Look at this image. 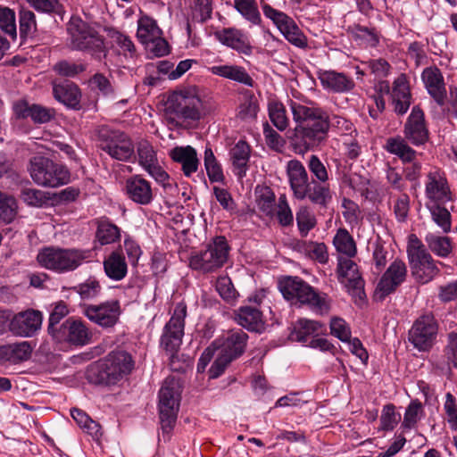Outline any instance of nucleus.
<instances>
[{
  "instance_id": "f257e3e1",
  "label": "nucleus",
  "mask_w": 457,
  "mask_h": 457,
  "mask_svg": "<svg viewBox=\"0 0 457 457\" xmlns=\"http://www.w3.org/2000/svg\"><path fill=\"white\" fill-rule=\"evenodd\" d=\"M289 108L295 123L292 140L301 153L323 143L328 137L330 126L342 133L352 130L353 124L348 120L337 115L330 120L328 112L317 104L290 100Z\"/></svg>"
},
{
  "instance_id": "f03ea898",
  "label": "nucleus",
  "mask_w": 457,
  "mask_h": 457,
  "mask_svg": "<svg viewBox=\"0 0 457 457\" xmlns=\"http://www.w3.org/2000/svg\"><path fill=\"white\" fill-rule=\"evenodd\" d=\"M247 339V334L241 329L228 332L204 351L199 359L198 370L204 369L217 351V357L209 369V377H220L227 366L244 353Z\"/></svg>"
},
{
  "instance_id": "7ed1b4c3",
  "label": "nucleus",
  "mask_w": 457,
  "mask_h": 457,
  "mask_svg": "<svg viewBox=\"0 0 457 457\" xmlns=\"http://www.w3.org/2000/svg\"><path fill=\"white\" fill-rule=\"evenodd\" d=\"M134 364L126 351H112L88 367L87 378L96 385H115L132 371Z\"/></svg>"
},
{
  "instance_id": "20e7f679",
  "label": "nucleus",
  "mask_w": 457,
  "mask_h": 457,
  "mask_svg": "<svg viewBox=\"0 0 457 457\" xmlns=\"http://www.w3.org/2000/svg\"><path fill=\"white\" fill-rule=\"evenodd\" d=\"M91 257L92 252L88 249L47 246L38 251L37 261L46 270L66 273L77 270Z\"/></svg>"
},
{
  "instance_id": "39448f33",
  "label": "nucleus",
  "mask_w": 457,
  "mask_h": 457,
  "mask_svg": "<svg viewBox=\"0 0 457 457\" xmlns=\"http://www.w3.org/2000/svg\"><path fill=\"white\" fill-rule=\"evenodd\" d=\"M70 46L73 50L88 53L94 59L106 56L104 38L97 29L78 16H72L67 24Z\"/></svg>"
},
{
  "instance_id": "423d86ee",
  "label": "nucleus",
  "mask_w": 457,
  "mask_h": 457,
  "mask_svg": "<svg viewBox=\"0 0 457 457\" xmlns=\"http://www.w3.org/2000/svg\"><path fill=\"white\" fill-rule=\"evenodd\" d=\"M278 289L292 304H306L320 312L328 310L325 299L308 283L298 277H287L278 281Z\"/></svg>"
},
{
  "instance_id": "0eeeda50",
  "label": "nucleus",
  "mask_w": 457,
  "mask_h": 457,
  "mask_svg": "<svg viewBox=\"0 0 457 457\" xmlns=\"http://www.w3.org/2000/svg\"><path fill=\"white\" fill-rule=\"evenodd\" d=\"M229 245L225 237H215L203 251L191 255L189 266L203 273L215 272L227 262Z\"/></svg>"
},
{
  "instance_id": "6e6552de",
  "label": "nucleus",
  "mask_w": 457,
  "mask_h": 457,
  "mask_svg": "<svg viewBox=\"0 0 457 457\" xmlns=\"http://www.w3.org/2000/svg\"><path fill=\"white\" fill-rule=\"evenodd\" d=\"M180 386L174 377H168L159 391V417L163 434L173 429L179 409Z\"/></svg>"
},
{
  "instance_id": "1a4fd4ad",
  "label": "nucleus",
  "mask_w": 457,
  "mask_h": 457,
  "mask_svg": "<svg viewBox=\"0 0 457 457\" xmlns=\"http://www.w3.org/2000/svg\"><path fill=\"white\" fill-rule=\"evenodd\" d=\"M407 254L411 273L420 282L427 283L438 274L436 262L415 235L409 237Z\"/></svg>"
},
{
  "instance_id": "9d476101",
  "label": "nucleus",
  "mask_w": 457,
  "mask_h": 457,
  "mask_svg": "<svg viewBox=\"0 0 457 457\" xmlns=\"http://www.w3.org/2000/svg\"><path fill=\"white\" fill-rule=\"evenodd\" d=\"M29 171L34 182L44 187H55L70 180V172L63 165L44 156L33 157Z\"/></svg>"
},
{
  "instance_id": "9b49d317",
  "label": "nucleus",
  "mask_w": 457,
  "mask_h": 457,
  "mask_svg": "<svg viewBox=\"0 0 457 457\" xmlns=\"http://www.w3.org/2000/svg\"><path fill=\"white\" fill-rule=\"evenodd\" d=\"M97 145L112 158L128 161L134 154L131 139L122 131L108 126H101L97 129Z\"/></svg>"
},
{
  "instance_id": "f8f14e48",
  "label": "nucleus",
  "mask_w": 457,
  "mask_h": 457,
  "mask_svg": "<svg viewBox=\"0 0 457 457\" xmlns=\"http://www.w3.org/2000/svg\"><path fill=\"white\" fill-rule=\"evenodd\" d=\"M438 329V322L432 313L422 314L409 330V342L419 352H428L436 342Z\"/></svg>"
},
{
  "instance_id": "ddd939ff",
  "label": "nucleus",
  "mask_w": 457,
  "mask_h": 457,
  "mask_svg": "<svg viewBox=\"0 0 457 457\" xmlns=\"http://www.w3.org/2000/svg\"><path fill=\"white\" fill-rule=\"evenodd\" d=\"M186 317L187 305L180 302L176 304L170 320L164 326L161 345L166 352L170 353L171 357H174L182 344Z\"/></svg>"
},
{
  "instance_id": "4468645a",
  "label": "nucleus",
  "mask_w": 457,
  "mask_h": 457,
  "mask_svg": "<svg viewBox=\"0 0 457 457\" xmlns=\"http://www.w3.org/2000/svg\"><path fill=\"white\" fill-rule=\"evenodd\" d=\"M337 274L339 282L345 285L355 303H362L366 295L364 280L359 272L358 265L351 258L339 256Z\"/></svg>"
},
{
  "instance_id": "2eb2a0df",
  "label": "nucleus",
  "mask_w": 457,
  "mask_h": 457,
  "mask_svg": "<svg viewBox=\"0 0 457 457\" xmlns=\"http://www.w3.org/2000/svg\"><path fill=\"white\" fill-rule=\"evenodd\" d=\"M262 9L265 17L273 21L288 42L300 48L307 46L306 37L292 18L263 2H262Z\"/></svg>"
},
{
  "instance_id": "dca6fc26",
  "label": "nucleus",
  "mask_w": 457,
  "mask_h": 457,
  "mask_svg": "<svg viewBox=\"0 0 457 457\" xmlns=\"http://www.w3.org/2000/svg\"><path fill=\"white\" fill-rule=\"evenodd\" d=\"M137 155L139 165L164 188L171 187L169 174L159 163L157 153L152 144L146 140L140 141L137 146Z\"/></svg>"
},
{
  "instance_id": "f3484780",
  "label": "nucleus",
  "mask_w": 457,
  "mask_h": 457,
  "mask_svg": "<svg viewBox=\"0 0 457 457\" xmlns=\"http://www.w3.org/2000/svg\"><path fill=\"white\" fill-rule=\"evenodd\" d=\"M82 313L93 323L104 328L116 325L121 313L118 300H109L99 304H85Z\"/></svg>"
},
{
  "instance_id": "a211bd4d",
  "label": "nucleus",
  "mask_w": 457,
  "mask_h": 457,
  "mask_svg": "<svg viewBox=\"0 0 457 457\" xmlns=\"http://www.w3.org/2000/svg\"><path fill=\"white\" fill-rule=\"evenodd\" d=\"M42 313L35 310H27L15 314L10 320V331L21 337H33L42 326Z\"/></svg>"
},
{
  "instance_id": "6ab92c4d",
  "label": "nucleus",
  "mask_w": 457,
  "mask_h": 457,
  "mask_svg": "<svg viewBox=\"0 0 457 457\" xmlns=\"http://www.w3.org/2000/svg\"><path fill=\"white\" fill-rule=\"evenodd\" d=\"M91 337L92 334L83 321L69 318L60 325L54 339L74 345H86L90 343Z\"/></svg>"
},
{
  "instance_id": "aec40b11",
  "label": "nucleus",
  "mask_w": 457,
  "mask_h": 457,
  "mask_svg": "<svg viewBox=\"0 0 457 457\" xmlns=\"http://www.w3.org/2000/svg\"><path fill=\"white\" fill-rule=\"evenodd\" d=\"M406 275L405 263L401 260L394 261L381 277L377 293L380 294L381 298L393 293L405 280Z\"/></svg>"
},
{
  "instance_id": "412c9836",
  "label": "nucleus",
  "mask_w": 457,
  "mask_h": 457,
  "mask_svg": "<svg viewBox=\"0 0 457 457\" xmlns=\"http://www.w3.org/2000/svg\"><path fill=\"white\" fill-rule=\"evenodd\" d=\"M404 136L415 145L424 144L428 138V132L424 121V113L417 106L412 108L405 123Z\"/></svg>"
},
{
  "instance_id": "4be33fe9",
  "label": "nucleus",
  "mask_w": 457,
  "mask_h": 457,
  "mask_svg": "<svg viewBox=\"0 0 457 457\" xmlns=\"http://www.w3.org/2000/svg\"><path fill=\"white\" fill-rule=\"evenodd\" d=\"M214 37L222 45L227 46L240 54H252L253 47L247 35L241 30L228 28L214 32Z\"/></svg>"
},
{
  "instance_id": "5701e85b",
  "label": "nucleus",
  "mask_w": 457,
  "mask_h": 457,
  "mask_svg": "<svg viewBox=\"0 0 457 457\" xmlns=\"http://www.w3.org/2000/svg\"><path fill=\"white\" fill-rule=\"evenodd\" d=\"M426 195L429 200H452V192L444 171L436 169L428 172Z\"/></svg>"
},
{
  "instance_id": "b1692460",
  "label": "nucleus",
  "mask_w": 457,
  "mask_h": 457,
  "mask_svg": "<svg viewBox=\"0 0 457 457\" xmlns=\"http://www.w3.org/2000/svg\"><path fill=\"white\" fill-rule=\"evenodd\" d=\"M421 79L428 94L438 105H444L446 97V90L440 70L436 67L426 68L421 74Z\"/></svg>"
},
{
  "instance_id": "393cba45",
  "label": "nucleus",
  "mask_w": 457,
  "mask_h": 457,
  "mask_svg": "<svg viewBox=\"0 0 457 457\" xmlns=\"http://www.w3.org/2000/svg\"><path fill=\"white\" fill-rule=\"evenodd\" d=\"M287 171L295 197L304 198L307 195L309 184L308 174L304 166L298 160H291L287 162Z\"/></svg>"
},
{
  "instance_id": "a878e982",
  "label": "nucleus",
  "mask_w": 457,
  "mask_h": 457,
  "mask_svg": "<svg viewBox=\"0 0 457 457\" xmlns=\"http://www.w3.org/2000/svg\"><path fill=\"white\" fill-rule=\"evenodd\" d=\"M53 94L58 102L67 107L73 110H79L81 108V91L75 83L69 80L58 84L55 83L53 86Z\"/></svg>"
},
{
  "instance_id": "bb28decb",
  "label": "nucleus",
  "mask_w": 457,
  "mask_h": 457,
  "mask_svg": "<svg viewBox=\"0 0 457 457\" xmlns=\"http://www.w3.org/2000/svg\"><path fill=\"white\" fill-rule=\"evenodd\" d=\"M104 274L113 281L122 280L128 274V263L122 252L112 251L103 262Z\"/></svg>"
},
{
  "instance_id": "cd10ccee",
  "label": "nucleus",
  "mask_w": 457,
  "mask_h": 457,
  "mask_svg": "<svg viewBox=\"0 0 457 457\" xmlns=\"http://www.w3.org/2000/svg\"><path fill=\"white\" fill-rule=\"evenodd\" d=\"M322 87L336 93H345L353 89L354 81L345 73L326 71L320 75Z\"/></svg>"
},
{
  "instance_id": "c85d7f7f",
  "label": "nucleus",
  "mask_w": 457,
  "mask_h": 457,
  "mask_svg": "<svg viewBox=\"0 0 457 457\" xmlns=\"http://www.w3.org/2000/svg\"><path fill=\"white\" fill-rule=\"evenodd\" d=\"M171 159L181 164L183 173L190 177L198 168L199 161L196 151L190 145L177 146L170 151Z\"/></svg>"
},
{
  "instance_id": "c756f323",
  "label": "nucleus",
  "mask_w": 457,
  "mask_h": 457,
  "mask_svg": "<svg viewBox=\"0 0 457 457\" xmlns=\"http://www.w3.org/2000/svg\"><path fill=\"white\" fill-rule=\"evenodd\" d=\"M33 347L29 342L10 344L0 347V359L12 364L28 361L32 354Z\"/></svg>"
},
{
  "instance_id": "7c9ffc66",
  "label": "nucleus",
  "mask_w": 457,
  "mask_h": 457,
  "mask_svg": "<svg viewBox=\"0 0 457 457\" xmlns=\"http://www.w3.org/2000/svg\"><path fill=\"white\" fill-rule=\"evenodd\" d=\"M237 320L250 331L261 332L264 327L261 311L252 306L241 307L237 313Z\"/></svg>"
},
{
  "instance_id": "2f4dec72",
  "label": "nucleus",
  "mask_w": 457,
  "mask_h": 457,
  "mask_svg": "<svg viewBox=\"0 0 457 457\" xmlns=\"http://www.w3.org/2000/svg\"><path fill=\"white\" fill-rule=\"evenodd\" d=\"M230 158L232 161L235 174L242 178L247 170V163L250 158V146L243 140H239L230 150Z\"/></svg>"
},
{
  "instance_id": "473e14b6",
  "label": "nucleus",
  "mask_w": 457,
  "mask_h": 457,
  "mask_svg": "<svg viewBox=\"0 0 457 457\" xmlns=\"http://www.w3.org/2000/svg\"><path fill=\"white\" fill-rule=\"evenodd\" d=\"M96 239L101 245H111L120 241V230L106 218L96 220Z\"/></svg>"
},
{
  "instance_id": "72a5a7b5",
  "label": "nucleus",
  "mask_w": 457,
  "mask_h": 457,
  "mask_svg": "<svg viewBox=\"0 0 457 457\" xmlns=\"http://www.w3.org/2000/svg\"><path fill=\"white\" fill-rule=\"evenodd\" d=\"M126 191L131 200H151L150 183L140 176H133L126 181Z\"/></svg>"
},
{
  "instance_id": "f704fd0d",
  "label": "nucleus",
  "mask_w": 457,
  "mask_h": 457,
  "mask_svg": "<svg viewBox=\"0 0 457 457\" xmlns=\"http://www.w3.org/2000/svg\"><path fill=\"white\" fill-rule=\"evenodd\" d=\"M386 150L400 158L403 162H412L416 158V151L413 150L404 140L396 137L386 140Z\"/></svg>"
},
{
  "instance_id": "c9c22d12",
  "label": "nucleus",
  "mask_w": 457,
  "mask_h": 457,
  "mask_svg": "<svg viewBox=\"0 0 457 457\" xmlns=\"http://www.w3.org/2000/svg\"><path fill=\"white\" fill-rule=\"evenodd\" d=\"M211 71L215 75L235 80L246 86H253V79L243 67L234 65H219L212 66Z\"/></svg>"
},
{
  "instance_id": "e433bc0d",
  "label": "nucleus",
  "mask_w": 457,
  "mask_h": 457,
  "mask_svg": "<svg viewBox=\"0 0 457 457\" xmlns=\"http://www.w3.org/2000/svg\"><path fill=\"white\" fill-rule=\"evenodd\" d=\"M322 326L319 321L300 319L294 327L292 337L298 342H306L311 337H317L322 331Z\"/></svg>"
},
{
  "instance_id": "4c0bfd02",
  "label": "nucleus",
  "mask_w": 457,
  "mask_h": 457,
  "mask_svg": "<svg viewBox=\"0 0 457 457\" xmlns=\"http://www.w3.org/2000/svg\"><path fill=\"white\" fill-rule=\"evenodd\" d=\"M426 207L429 211L432 220L443 230L444 233L451 231V213L442 204V202H427Z\"/></svg>"
},
{
  "instance_id": "58836bf2",
  "label": "nucleus",
  "mask_w": 457,
  "mask_h": 457,
  "mask_svg": "<svg viewBox=\"0 0 457 457\" xmlns=\"http://www.w3.org/2000/svg\"><path fill=\"white\" fill-rule=\"evenodd\" d=\"M187 99V90L174 92L168 97L165 112L170 120L185 118Z\"/></svg>"
},
{
  "instance_id": "ea45409f",
  "label": "nucleus",
  "mask_w": 457,
  "mask_h": 457,
  "mask_svg": "<svg viewBox=\"0 0 457 457\" xmlns=\"http://www.w3.org/2000/svg\"><path fill=\"white\" fill-rule=\"evenodd\" d=\"M425 411L423 404L418 399L411 400L405 409L402 428L403 431H409L416 428L418 423L424 418Z\"/></svg>"
},
{
  "instance_id": "a19ab883",
  "label": "nucleus",
  "mask_w": 457,
  "mask_h": 457,
  "mask_svg": "<svg viewBox=\"0 0 457 457\" xmlns=\"http://www.w3.org/2000/svg\"><path fill=\"white\" fill-rule=\"evenodd\" d=\"M425 241L429 250L438 257L447 258L453 252V243L448 237L428 233Z\"/></svg>"
},
{
  "instance_id": "79ce46f5",
  "label": "nucleus",
  "mask_w": 457,
  "mask_h": 457,
  "mask_svg": "<svg viewBox=\"0 0 457 457\" xmlns=\"http://www.w3.org/2000/svg\"><path fill=\"white\" fill-rule=\"evenodd\" d=\"M393 104L395 112L398 114H404L408 111L411 104V94L409 87L398 80L395 82L392 91Z\"/></svg>"
},
{
  "instance_id": "37998d69",
  "label": "nucleus",
  "mask_w": 457,
  "mask_h": 457,
  "mask_svg": "<svg viewBox=\"0 0 457 457\" xmlns=\"http://www.w3.org/2000/svg\"><path fill=\"white\" fill-rule=\"evenodd\" d=\"M160 35L162 30L154 19L146 15L140 17L137 21V37L143 45Z\"/></svg>"
},
{
  "instance_id": "c03bdc74",
  "label": "nucleus",
  "mask_w": 457,
  "mask_h": 457,
  "mask_svg": "<svg viewBox=\"0 0 457 457\" xmlns=\"http://www.w3.org/2000/svg\"><path fill=\"white\" fill-rule=\"evenodd\" d=\"M333 244L337 251L345 254L347 258H352L356 254V245L353 237L345 228L337 230L333 239Z\"/></svg>"
},
{
  "instance_id": "a18cd8bd",
  "label": "nucleus",
  "mask_w": 457,
  "mask_h": 457,
  "mask_svg": "<svg viewBox=\"0 0 457 457\" xmlns=\"http://www.w3.org/2000/svg\"><path fill=\"white\" fill-rule=\"evenodd\" d=\"M269 118L274 127L279 131L286 130L289 126L287 110L280 102L271 101L268 104Z\"/></svg>"
},
{
  "instance_id": "49530a36",
  "label": "nucleus",
  "mask_w": 457,
  "mask_h": 457,
  "mask_svg": "<svg viewBox=\"0 0 457 457\" xmlns=\"http://www.w3.org/2000/svg\"><path fill=\"white\" fill-rule=\"evenodd\" d=\"M347 30L355 40H360L369 46L375 47L379 42L378 34L374 28L353 24L349 26Z\"/></svg>"
},
{
  "instance_id": "de8ad7c7",
  "label": "nucleus",
  "mask_w": 457,
  "mask_h": 457,
  "mask_svg": "<svg viewBox=\"0 0 457 457\" xmlns=\"http://www.w3.org/2000/svg\"><path fill=\"white\" fill-rule=\"evenodd\" d=\"M105 30L109 38L120 47L124 55L134 56L136 46L129 36L113 28H107Z\"/></svg>"
},
{
  "instance_id": "09e8293b",
  "label": "nucleus",
  "mask_w": 457,
  "mask_h": 457,
  "mask_svg": "<svg viewBox=\"0 0 457 457\" xmlns=\"http://www.w3.org/2000/svg\"><path fill=\"white\" fill-rule=\"evenodd\" d=\"M89 84L93 89H96L104 97L111 100L116 99V91L110 79L103 73H96L90 79Z\"/></svg>"
},
{
  "instance_id": "8fccbe9b",
  "label": "nucleus",
  "mask_w": 457,
  "mask_h": 457,
  "mask_svg": "<svg viewBox=\"0 0 457 457\" xmlns=\"http://www.w3.org/2000/svg\"><path fill=\"white\" fill-rule=\"evenodd\" d=\"M235 8L253 24H259L261 14L255 0H234Z\"/></svg>"
},
{
  "instance_id": "3c124183",
  "label": "nucleus",
  "mask_w": 457,
  "mask_h": 457,
  "mask_svg": "<svg viewBox=\"0 0 457 457\" xmlns=\"http://www.w3.org/2000/svg\"><path fill=\"white\" fill-rule=\"evenodd\" d=\"M203 103L197 96L196 88L187 89V99L185 107V120H196L201 118Z\"/></svg>"
},
{
  "instance_id": "603ef678",
  "label": "nucleus",
  "mask_w": 457,
  "mask_h": 457,
  "mask_svg": "<svg viewBox=\"0 0 457 457\" xmlns=\"http://www.w3.org/2000/svg\"><path fill=\"white\" fill-rule=\"evenodd\" d=\"M204 166L208 178L212 182H220L224 179L221 166L217 162L211 148H206L204 151Z\"/></svg>"
},
{
  "instance_id": "864d4df0",
  "label": "nucleus",
  "mask_w": 457,
  "mask_h": 457,
  "mask_svg": "<svg viewBox=\"0 0 457 457\" xmlns=\"http://www.w3.org/2000/svg\"><path fill=\"white\" fill-rule=\"evenodd\" d=\"M259 112L257 99L253 96H245L239 104L237 116L242 120H253Z\"/></svg>"
},
{
  "instance_id": "5fc2aeb1",
  "label": "nucleus",
  "mask_w": 457,
  "mask_h": 457,
  "mask_svg": "<svg viewBox=\"0 0 457 457\" xmlns=\"http://www.w3.org/2000/svg\"><path fill=\"white\" fill-rule=\"evenodd\" d=\"M69 313V309L63 302L56 303L51 312L48 320V333L54 338L58 334L60 321Z\"/></svg>"
},
{
  "instance_id": "6e6d98bb",
  "label": "nucleus",
  "mask_w": 457,
  "mask_h": 457,
  "mask_svg": "<svg viewBox=\"0 0 457 457\" xmlns=\"http://www.w3.org/2000/svg\"><path fill=\"white\" fill-rule=\"evenodd\" d=\"M102 290L99 281L95 278H89L85 282L76 287L77 293L83 300H93L96 298Z\"/></svg>"
},
{
  "instance_id": "4d7b16f0",
  "label": "nucleus",
  "mask_w": 457,
  "mask_h": 457,
  "mask_svg": "<svg viewBox=\"0 0 457 457\" xmlns=\"http://www.w3.org/2000/svg\"><path fill=\"white\" fill-rule=\"evenodd\" d=\"M401 415L395 412V407L392 403L383 407L380 416V428L382 430H393L400 421Z\"/></svg>"
},
{
  "instance_id": "13d9d810",
  "label": "nucleus",
  "mask_w": 457,
  "mask_h": 457,
  "mask_svg": "<svg viewBox=\"0 0 457 457\" xmlns=\"http://www.w3.org/2000/svg\"><path fill=\"white\" fill-rule=\"evenodd\" d=\"M71 415L79 427L90 435H97L100 429L98 423L94 421L86 412L79 409H72Z\"/></svg>"
},
{
  "instance_id": "bf43d9fd",
  "label": "nucleus",
  "mask_w": 457,
  "mask_h": 457,
  "mask_svg": "<svg viewBox=\"0 0 457 457\" xmlns=\"http://www.w3.org/2000/svg\"><path fill=\"white\" fill-rule=\"evenodd\" d=\"M310 200H328L332 198V192L328 182L312 180L308 184L307 195Z\"/></svg>"
},
{
  "instance_id": "052dcab7",
  "label": "nucleus",
  "mask_w": 457,
  "mask_h": 457,
  "mask_svg": "<svg viewBox=\"0 0 457 457\" xmlns=\"http://www.w3.org/2000/svg\"><path fill=\"white\" fill-rule=\"evenodd\" d=\"M212 13V0H195L192 6V18L198 22L211 19Z\"/></svg>"
},
{
  "instance_id": "680f3d73",
  "label": "nucleus",
  "mask_w": 457,
  "mask_h": 457,
  "mask_svg": "<svg viewBox=\"0 0 457 457\" xmlns=\"http://www.w3.org/2000/svg\"><path fill=\"white\" fill-rule=\"evenodd\" d=\"M343 216L345 221L351 226H357L363 219V211L356 202H342Z\"/></svg>"
},
{
  "instance_id": "e2e57ef3",
  "label": "nucleus",
  "mask_w": 457,
  "mask_h": 457,
  "mask_svg": "<svg viewBox=\"0 0 457 457\" xmlns=\"http://www.w3.org/2000/svg\"><path fill=\"white\" fill-rule=\"evenodd\" d=\"M20 34L22 37L32 35L36 30V17L30 10H21L19 13Z\"/></svg>"
},
{
  "instance_id": "0e129e2a",
  "label": "nucleus",
  "mask_w": 457,
  "mask_h": 457,
  "mask_svg": "<svg viewBox=\"0 0 457 457\" xmlns=\"http://www.w3.org/2000/svg\"><path fill=\"white\" fill-rule=\"evenodd\" d=\"M445 356L446 359V369L451 371L452 369H457V333L451 332L448 335L447 345L445 348Z\"/></svg>"
},
{
  "instance_id": "69168bd1",
  "label": "nucleus",
  "mask_w": 457,
  "mask_h": 457,
  "mask_svg": "<svg viewBox=\"0 0 457 457\" xmlns=\"http://www.w3.org/2000/svg\"><path fill=\"white\" fill-rule=\"evenodd\" d=\"M297 226L303 237H306L311 229L316 225L314 215L305 208L296 213Z\"/></svg>"
},
{
  "instance_id": "338daca9",
  "label": "nucleus",
  "mask_w": 457,
  "mask_h": 457,
  "mask_svg": "<svg viewBox=\"0 0 457 457\" xmlns=\"http://www.w3.org/2000/svg\"><path fill=\"white\" fill-rule=\"evenodd\" d=\"M331 334L342 342H346L351 338V328L347 322L339 317L332 318L330 320Z\"/></svg>"
},
{
  "instance_id": "774afa93",
  "label": "nucleus",
  "mask_w": 457,
  "mask_h": 457,
  "mask_svg": "<svg viewBox=\"0 0 457 457\" xmlns=\"http://www.w3.org/2000/svg\"><path fill=\"white\" fill-rule=\"evenodd\" d=\"M215 287L220 297L225 301L230 302L236 299L237 291L228 277L221 276L218 278Z\"/></svg>"
}]
</instances>
